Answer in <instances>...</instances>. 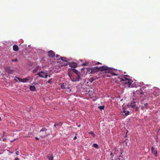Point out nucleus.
Segmentation results:
<instances>
[{
    "mask_svg": "<svg viewBox=\"0 0 160 160\" xmlns=\"http://www.w3.org/2000/svg\"><path fill=\"white\" fill-rule=\"evenodd\" d=\"M104 106H98V108L100 109L101 110L104 109Z\"/></svg>",
    "mask_w": 160,
    "mask_h": 160,
    "instance_id": "nucleus-24",
    "label": "nucleus"
},
{
    "mask_svg": "<svg viewBox=\"0 0 160 160\" xmlns=\"http://www.w3.org/2000/svg\"><path fill=\"white\" fill-rule=\"evenodd\" d=\"M13 142V141H11V142Z\"/></svg>",
    "mask_w": 160,
    "mask_h": 160,
    "instance_id": "nucleus-43",
    "label": "nucleus"
},
{
    "mask_svg": "<svg viewBox=\"0 0 160 160\" xmlns=\"http://www.w3.org/2000/svg\"><path fill=\"white\" fill-rule=\"evenodd\" d=\"M123 113H124V115L123 114V116H127L128 115H129L130 114V112L129 111H127V112L125 110H123L122 112ZM123 115V114H122Z\"/></svg>",
    "mask_w": 160,
    "mask_h": 160,
    "instance_id": "nucleus-15",
    "label": "nucleus"
},
{
    "mask_svg": "<svg viewBox=\"0 0 160 160\" xmlns=\"http://www.w3.org/2000/svg\"><path fill=\"white\" fill-rule=\"evenodd\" d=\"M120 81L124 85L128 87H130V84L132 83V80L130 79H127L126 78H122Z\"/></svg>",
    "mask_w": 160,
    "mask_h": 160,
    "instance_id": "nucleus-3",
    "label": "nucleus"
},
{
    "mask_svg": "<svg viewBox=\"0 0 160 160\" xmlns=\"http://www.w3.org/2000/svg\"><path fill=\"white\" fill-rule=\"evenodd\" d=\"M97 64H101V63L99 62H98L96 64V65H97Z\"/></svg>",
    "mask_w": 160,
    "mask_h": 160,
    "instance_id": "nucleus-37",
    "label": "nucleus"
},
{
    "mask_svg": "<svg viewBox=\"0 0 160 160\" xmlns=\"http://www.w3.org/2000/svg\"><path fill=\"white\" fill-rule=\"evenodd\" d=\"M47 130L46 128H42L40 131V132H46Z\"/></svg>",
    "mask_w": 160,
    "mask_h": 160,
    "instance_id": "nucleus-20",
    "label": "nucleus"
},
{
    "mask_svg": "<svg viewBox=\"0 0 160 160\" xmlns=\"http://www.w3.org/2000/svg\"><path fill=\"white\" fill-rule=\"evenodd\" d=\"M38 70V67H36L33 70V72L34 73H36Z\"/></svg>",
    "mask_w": 160,
    "mask_h": 160,
    "instance_id": "nucleus-22",
    "label": "nucleus"
},
{
    "mask_svg": "<svg viewBox=\"0 0 160 160\" xmlns=\"http://www.w3.org/2000/svg\"><path fill=\"white\" fill-rule=\"evenodd\" d=\"M88 133L89 134L92 135L93 137H95V135L93 131H90V132Z\"/></svg>",
    "mask_w": 160,
    "mask_h": 160,
    "instance_id": "nucleus-19",
    "label": "nucleus"
},
{
    "mask_svg": "<svg viewBox=\"0 0 160 160\" xmlns=\"http://www.w3.org/2000/svg\"><path fill=\"white\" fill-rule=\"evenodd\" d=\"M96 68L98 69V71H104V72L106 73H110L113 76H118L117 74L113 72V70L112 68L108 67L107 66H101L100 67H96Z\"/></svg>",
    "mask_w": 160,
    "mask_h": 160,
    "instance_id": "nucleus-2",
    "label": "nucleus"
},
{
    "mask_svg": "<svg viewBox=\"0 0 160 160\" xmlns=\"http://www.w3.org/2000/svg\"><path fill=\"white\" fill-rule=\"evenodd\" d=\"M14 160H20L18 158H16Z\"/></svg>",
    "mask_w": 160,
    "mask_h": 160,
    "instance_id": "nucleus-33",
    "label": "nucleus"
},
{
    "mask_svg": "<svg viewBox=\"0 0 160 160\" xmlns=\"http://www.w3.org/2000/svg\"><path fill=\"white\" fill-rule=\"evenodd\" d=\"M96 67H95L93 68H84V69L85 71H86L87 73H93L98 71V69L96 68Z\"/></svg>",
    "mask_w": 160,
    "mask_h": 160,
    "instance_id": "nucleus-4",
    "label": "nucleus"
},
{
    "mask_svg": "<svg viewBox=\"0 0 160 160\" xmlns=\"http://www.w3.org/2000/svg\"><path fill=\"white\" fill-rule=\"evenodd\" d=\"M47 158L49 160H53V157L52 154H48L47 156Z\"/></svg>",
    "mask_w": 160,
    "mask_h": 160,
    "instance_id": "nucleus-18",
    "label": "nucleus"
},
{
    "mask_svg": "<svg viewBox=\"0 0 160 160\" xmlns=\"http://www.w3.org/2000/svg\"><path fill=\"white\" fill-rule=\"evenodd\" d=\"M48 55L51 58H53L55 56V54L53 51L50 50L48 52Z\"/></svg>",
    "mask_w": 160,
    "mask_h": 160,
    "instance_id": "nucleus-9",
    "label": "nucleus"
},
{
    "mask_svg": "<svg viewBox=\"0 0 160 160\" xmlns=\"http://www.w3.org/2000/svg\"><path fill=\"white\" fill-rule=\"evenodd\" d=\"M148 103H145L144 105L143 108H148Z\"/></svg>",
    "mask_w": 160,
    "mask_h": 160,
    "instance_id": "nucleus-26",
    "label": "nucleus"
},
{
    "mask_svg": "<svg viewBox=\"0 0 160 160\" xmlns=\"http://www.w3.org/2000/svg\"><path fill=\"white\" fill-rule=\"evenodd\" d=\"M61 59L62 60V61L67 62V63L63 65L64 66H66L68 65V62L67 61V59L66 58H65V57H61Z\"/></svg>",
    "mask_w": 160,
    "mask_h": 160,
    "instance_id": "nucleus-11",
    "label": "nucleus"
},
{
    "mask_svg": "<svg viewBox=\"0 0 160 160\" xmlns=\"http://www.w3.org/2000/svg\"><path fill=\"white\" fill-rule=\"evenodd\" d=\"M69 88H70V87H68L67 88V89H69Z\"/></svg>",
    "mask_w": 160,
    "mask_h": 160,
    "instance_id": "nucleus-41",
    "label": "nucleus"
},
{
    "mask_svg": "<svg viewBox=\"0 0 160 160\" xmlns=\"http://www.w3.org/2000/svg\"><path fill=\"white\" fill-rule=\"evenodd\" d=\"M80 126V125L78 126V127H79Z\"/></svg>",
    "mask_w": 160,
    "mask_h": 160,
    "instance_id": "nucleus-44",
    "label": "nucleus"
},
{
    "mask_svg": "<svg viewBox=\"0 0 160 160\" xmlns=\"http://www.w3.org/2000/svg\"><path fill=\"white\" fill-rule=\"evenodd\" d=\"M54 126L55 127H56V126H57V124H55L54 125Z\"/></svg>",
    "mask_w": 160,
    "mask_h": 160,
    "instance_id": "nucleus-39",
    "label": "nucleus"
},
{
    "mask_svg": "<svg viewBox=\"0 0 160 160\" xmlns=\"http://www.w3.org/2000/svg\"><path fill=\"white\" fill-rule=\"evenodd\" d=\"M6 72L10 74H12L14 72V70L11 69L10 67H6L4 68Z\"/></svg>",
    "mask_w": 160,
    "mask_h": 160,
    "instance_id": "nucleus-7",
    "label": "nucleus"
},
{
    "mask_svg": "<svg viewBox=\"0 0 160 160\" xmlns=\"http://www.w3.org/2000/svg\"><path fill=\"white\" fill-rule=\"evenodd\" d=\"M48 75V77H50V75Z\"/></svg>",
    "mask_w": 160,
    "mask_h": 160,
    "instance_id": "nucleus-42",
    "label": "nucleus"
},
{
    "mask_svg": "<svg viewBox=\"0 0 160 160\" xmlns=\"http://www.w3.org/2000/svg\"><path fill=\"white\" fill-rule=\"evenodd\" d=\"M11 61L12 62H17L18 61V60L16 58L13 59H12Z\"/></svg>",
    "mask_w": 160,
    "mask_h": 160,
    "instance_id": "nucleus-28",
    "label": "nucleus"
},
{
    "mask_svg": "<svg viewBox=\"0 0 160 160\" xmlns=\"http://www.w3.org/2000/svg\"><path fill=\"white\" fill-rule=\"evenodd\" d=\"M13 50L15 51H18L19 48L18 46L16 45H14L13 46Z\"/></svg>",
    "mask_w": 160,
    "mask_h": 160,
    "instance_id": "nucleus-13",
    "label": "nucleus"
},
{
    "mask_svg": "<svg viewBox=\"0 0 160 160\" xmlns=\"http://www.w3.org/2000/svg\"><path fill=\"white\" fill-rule=\"evenodd\" d=\"M60 56V55H56V57L57 58H58V57H59Z\"/></svg>",
    "mask_w": 160,
    "mask_h": 160,
    "instance_id": "nucleus-34",
    "label": "nucleus"
},
{
    "mask_svg": "<svg viewBox=\"0 0 160 160\" xmlns=\"http://www.w3.org/2000/svg\"><path fill=\"white\" fill-rule=\"evenodd\" d=\"M35 138L36 140H38L39 139V138L38 137H35Z\"/></svg>",
    "mask_w": 160,
    "mask_h": 160,
    "instance_id": "nucleus-36",
    "label": "nucleus"
},
{
    "mask_svg": "<svg viewBox=\"0 0 160 160\" xmlns=\"http://www.w3.org/2000/svg\"><path fill=\"white\" fill-rule=\"evenodd\" d=\"M135 109L136 111H138L139 109V108L138 107H136Z\"/></svg>",
    "mask_w": 160,
    "mask_h": 160,
    "instance_id": "nucleus-31",
    "label": "nucleus"
},
{
    "mask_svg": "<svg viewBox=\"0 0 160 160\" xmlns=\"http://www.w3.org/2000/svg\"><path fill=\"white\" fill-rule=\"evenodd\" d=\"M69 66L71 68H76L77 67L78 65L77 63L74 62H71L68 63Z\"/></svg>",
    "mask_w": 160,
    "mask_h": 160,
    "instance_id": "nucleus-8",
    "label": "nucleus"
},
{
    "mask_svg": "<svg viewBox=\"0 0 160 160\" xmlns=\"http://www.w3.org/2000/svg\"><path fill=\"white\" fill-rule=\"evenodd\" d=\"M130 106L133 108H134L136 106V102L133 101L130 103Z\"/></svg>",
    "mask_w": 160,
    "mask_h": 160,
    "instance_id": "nucleus-17",
    "label": "nucleus"
},
{
    "mask_svg": "<svg viewBox=\"0 0 160 160\" xmlns=\"http://www.w3.org/2000/svg\"><path fill=\"white\" fill-rule=\"evenodd\" d=\"M61 88L62 89H65L66 88L65 85L64 83H62L61 85Z\"/></svg>",
    "mask_w": 160,
    "mask_h": 160,
    "instance_id": "nucleus-23",
    "label": "nucleus"
},
{
    "mask_svg": "<svg viewBox=\"0 0 160 160\" xmlns=\"http://www.w3.org/2000/svg\"><path fill=\"white\" fill-rule=\"evenodd\" d=\"M110 155L112 156H113V153L112 152L111 153Z\"/></svg>",
    "mask_w": 160,
    "mask_h": 160,
    "instance_id": "nucleus-38",
    "label": "nucleus"
},
{
    "mask_svg": "<svg viewBox=\"0 0 160 160\" xmlns=\"http://www.w3.org/2000/svg\"><path fill=\"white\" fill-rule=\"evenodd\" d=\"M37 74L38 75L39 77L42 78H46L48 77V74L42 71L37 72Z\"/></svg>",
    "mask_w": 160,
    "mask_h": 160,
    "instance_id": "nucleus-6",
    "label": "nucleus"
},
{
    "mask_svg": "<svg viewBox=\"0 0 160 160\" xmlns=\"http://www.w3.org/2000/svg\"><path fill=\"white\" fill-rule=\"evenodd\" d=\"M29 89L31 91H35L36 90V88L34 86H30Z\"/></svg>",
    "mask_w": 160,
    "mask_h": 160,
    "instance_id": "nucleus-14",
    "label": "nucleus"
},
{
    "mask_svg": "<svg viewBox=\"0 0 160 160\" xmlns=\"http://www.w3.org/2000/svg\"><path fill=\"white\" fill-rule=\"evenodd\" d=\"M68 76L71 80L73 82L78 81L79 80L80 73L78 70L75 69H68Z\"/></svg>",
    "mask_w": 160,
    "mask_h": 160,
    "instance_id": "nucleus-1",
    "label": "nucleus"
},
{
    "mask_svg": "<svg viewBox=\"0 0 160 160\" xmlns=\"http://www.w3.org/2000/svg\"><path fill=\"white\" fill-rule=\"evenodd\" d=\"M19 153H20V152L18 151L16 152V155H18L19 154Z\"/></svg>",
    "mask_w": 160,
    "mask_h": 160,
    "instance_id": "nucleus-32",
    "label": "nucleus"
},
{
    "mask_svg": "<svg viewBox=\"0 0 160 160\" xmlns=\"http://www.w3.org/2000/svg\"><path fill=\"white\" fill-rule=\"evenodd\" d=\"M52 79H50L48 81V83H52Z\"/></svg>",
    "mask_w": 160,
    "mask_h": 160,
    "instance_id": "nucleus-29",
    "label": "nucleus"
},
{
    "mask_svg": "<svg viewBox=\"0 0 160 160\" xmlns=\"http://www.w3.org/2000/svg\"><path fill=\"white\" fill-rule=\"evenodd\" d=\"M88 64V63L87 62H84L82 64V66H87Z\"/></svg>",
    "mask_w": 160,
    "mask_h": 160,
    "instance_id": "nucleus-30",
    "label": "nucleus"
},
{
    "mask_svg": "<svg viewBox=\"0 0 160 160\" xmlns=\"http://www.w3.org/2000/svg\"><path fill=\"white\" fill-rule=\"evenodd\" d=\"M136 92L138 94H143V92L141 89H140L136 91Z\"/></svg>",
    "mask_w": 160,
    "mask_h": 160,
    "instance_id": "nucleus-16",
    "label": "nucleus"
},
{
    "mask_svg": "<svg viewBox=\"0 0 160 160\" xmlns=\"http://www.w3.org/2000/svg\"><path fill=\"white\" fill-rule=\"evenodd\" d=\"M95 80V79H94L93 78L91 77L89 79L88 81L91 83H92V82H93Z\"/></svg>",
    "mask_w": 160,
    "mask_h": 160,
    "instance_id": "nucleus-21",
    "label": "nucleus"
},
{
    "mask_svg": "<svg viewBox=\"0 0 160 160\" xmlns=\"http://www.w3.org/2000/svg\"><path fill=\"white\" fill-rule=\"evenodd\" d=\"M151 151L153 154L155 155V156L156 157L157 155V151L156 149L153 147H152L151 148Z\"/></svg>",
    "mask_w": 160,
    "mask_h": 160,
    "instance_id": "nucleus-10",
    "label": "nucleus"
},
{
    "mask_svg": "<svg viewBox=\"0 0 160 160\" xmlns=\"http://www.w3.org/2000/svg\"><path fill=\"white\" fill-rule=\"evenodd\" d=\"M14 80H15L16 81V82H17V81H18V80H17V79H14Z\"/></svg>",
    "mask_w": 160,
    "mask_h": 160,
    "instance_id": "nucleus-40",
    "label": "nucleus"
},
{
    "mask_svg": "<svg viewBox=\"0 0 160 160\" xmlns=\"http://www.w3.org/2000/svg\"><path fill=\"white\" fill-rule=\"evenodd\" d=\"M77 138V137L76 136H74V139L75 140H76V138Z\"/></svg>",
    "mask_w": 160,
    "mask_h": 160,
    "instance_id": "nucleus-35",
    "label": "nucleus"
},
{
    "mask_svg": "<svg viewBox=\"0 0 160 160\" xmlns=\"http://www.w3.org/2000/svg\"><path fill=\"white\" fill-rule=\"evenodd\" d=\"M93 146L95 148H99V146L98 144L96 143H94L93 144Z\"/></svg>",
    "mask_w": 160,
    "mask_h": 160,
    "instance_id": "nucleus-25",
    "label": "nucleus"
},
{
    "mask_svg": "<svg viewBox=\"0 0 160 160\" xmlns=\"http://www.w3.org/2000/svg\"><path fill=\"white\" fill-rule=\"evenodd\" d=\"M48 134L45 132L44 133H41L40 135V136L41 138H45L48 136Z\"/></svg>",
    "mask_w": 160,
    "mask_h": 160,
    "instance_id": "nucleus-12",
    "label": "nucleus"
},
{
    "mask_svg": "<svg viewBox=\"0 0 160 160\" xmlns=\"http://www.w3.org/2000/svg\"><path fill=\"white\" fill-rule=\"evenodd\" d=\"M16 78L19 80V81L20 82H28V81L30 80L29 82H31L33 80L32 78H31L30 77H27L26 78H23V79H21L19 77H16Z\"/></svg>",
    "mask_w": 160,
    "mask_h": 160,
    "instance_id": "nucleus-5",
    "label": "nucleus"
},
{
    "mask_svg": "<svg viewBox=\"0 0 160 160\" xmlns=\"http://www.w3.org/2000/svg\"><path fill=\"white\" fill-rule=\"evenodd\" d=\"M57 124V126H61L62 125V123H61V122H58Z\"/></svg>",
    "mask_w": 160,
    "mask_h": 160,
    "instance_id": "nucleus-27",
    "label": "nucleus"
}]
</instances>
